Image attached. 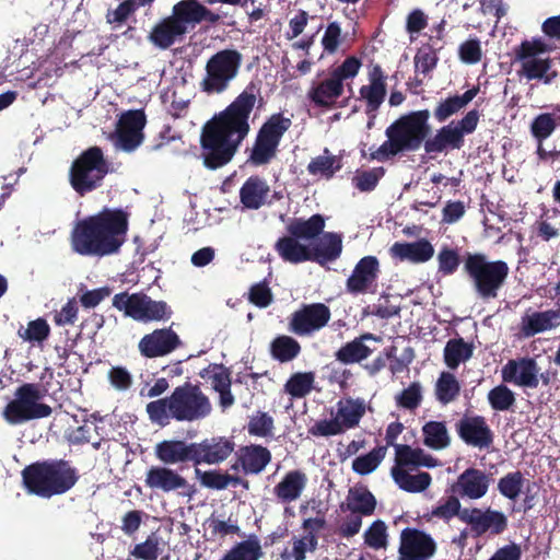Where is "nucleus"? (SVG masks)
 Listing matches in <instances>:
<instances>
[{
    "label": "nucleus",
    "mask_w": 560,
    "mask_h": 560,
    "mask_svg": "<svg viewBox=\"0 0 560 560\" xmlns=\"http://www.w3.org/2000/svg\"><path fill=\"white\" fill-rule=\"evenodd\" d=\"M314 382L313 372H296L285 382L284 392L293 398H304L312 392Z\"/></svg>",
    "instance_id": "obj_49"
},
{
    "label": "nucleus",
    "mask_w": 560,
    "mask_h": 560,
    "mask_svg": "<svg viewBox=\"0 0 560 560\" xmlns=\"http://www.w3.org/2000/svg\"><path fill=\"white\" fill-rule=\"evenodd\" d=\"M50 327L47 324L46 319L37 318L35 320H31L27 325V328L24 330H19V336L31 342H42L49 337Z\"/></svg>",
    "instance_id": "obj_61"
},
{
    "label": "nucleus",
    "mask_w": 560,
    "mask_h": 560,
    "mask_svg": "<svg viewBox=\"0 0 560 560\" xmlns=\"http://www.w3.org/2000/svg\"><path fill=\"white\" fill-rule=\"evenodd\" d=\"M560 324V310H547L524 314L521 318L520 332L524 338L556 328Z\"/></svg>",
    "instance_id": "obj_30"
},
{
    "label": "nucleus",
    "mask_w": 560,
    "mask_h": 560,
    "mask_svg": "<svg viewBox=\"0 0 560 560\" xmlns=\"http://www.w3.org/2000/svg\"><path fill=\"white\" fill-rule=\"evenodd\" d=\"M386 79L380 65H374L369 71V84L359 90L360 97L366 104V114L376 112L383 104L387 93Z\"/></svg>",
    "instance_id": "obj_26"
},
{
    "label": "nucleus",
    "mask_w": 560,
    "mask_h": 560,
    "mask_svg": "<svg viewBox=\"0 0 560 560\" xmlns=\"http://www.w3.org/2000/svg\"><path fill=\"white\" fill-rule=\"evenodd\" d=\"M237 462L244 474L258 475L271 462V452L259 444L241 446L236 452Z\"/></svg>",
    "instance_id": "obj_31"
},
{
    "label": "nucleus",
    "mask_w": 560,
    "mask_h": 560,
    "mask_svg": "<svg viewBox=\"0 0 560 560\" xmlns=\"http://www.w3.org/2000/svg\"><path fill=\"white\" fill-rule=\"evenodd\" d=\"M366 405L362 398H347L337 404L336 418L343 431L357 428L364 417Z\"/></svg>",
    "instance_id": "obj_38"
},
{
    "label": "nucleus",
    "mask_w": 560,
    "mask_h": 560,
    "mask_svg": "<svg viewBox=\"0 0 560 560\" xmlns=\"http://www.w3.org/2000/svg\"><path fill=\"white\" fill-rule=\"evenodd\" d=\"M440 49H442V46L435 47L434 44H423L415 56L416 69L421 71L423 74H428L435 69L439 62L438 52Z\"/></svg>",
    "instance_id": "obj_56"
},
{
    "label": "nucleus",
    "mask_w": 560,
    "mask_h": 560,
    "mask_svg": "<svg viewBox=\"0 0 560 560\" xmlns=\"http://www.w3.org/2000/svg\"><path fill=\"white\" fill-rule=\"evenodd\" d=\"M463 270L471 281L478 298L483 301L498 298L510 272L509 265L504 260H489L482 253H466Z\"/></svg>",
    "instance_id": "obj_7"
},
{
    "label": "nucleus",
    "mask_w": 560,
    "mask_h": 560,
    "mask_svg": "<svg viewBox=\"0 0 560 560\" xmlns=\"http://www.w3.org/2000/svg\"><path fill=\"white\" fill-rule=\"evenodd\" d=\"M44 392L38 384L24 383L15 389L14 398L3 409V419L12 425L34 419L47 418L51 407L40 402Z\"/></svg>",
    "instance_id": "obj_12"
},
{
    "label": "nucleus",
    "mask_w": 560,
    "mask_h": 560,
    "mask_svg": "<svg viewBox=\"0 0 560 560\" xmlns=\"http://www.w3.org/2000/svg\"><path fill=\"white\" fill-rule=\"evenodd\" d=\"M456 432L467 445L488 448L493 443V433L482 416H464L456 423Z\"/></svg>",
    "instance_id": "obj_20"
},
{
    "label": "nucleus",
    "mask_w": 560,
    "mask_h": 560,
    "mask_svg": "<svg viewBox=\"0 0 560 560\" xmlns=\"http://www.w3.org/2000/svg\"><path fill=\"white\" fill-rule=\"evenodd\" d=\"M242 65V54L235 49H223L212 55L206 63V75L200 82L202 92L220 94L237 75Z\"/></svg>",
    "instance_id": "obj_13"
},
{
    "label": "nucleus",
    "mask_w": 560,
    "mask_h": 560,
    "mask_svg": "<svg viewBox=\"0 0 560 560\" xmlns=\"http://www.w3.org/2000/svg\"><path fill=\"white\" fill-rule=\"evenodd\" d=\"M180 347L183 341L172 327L156 328L145 334L138 343L140 354L147 359L166 357Z\"/></svg>",
    "instance_id": "obj_17"
},
{
    "label": "nucleus",
    "mask_w": 560,
    "mask_h": 560,
    "mask_svg": "<svg viewBox=\"0 0 560 560\" xmlns=\"http://www.w3.org/2000/svg\"><path fill=\"white\" fill-rule=\"evenodd\" d=\"M429 119V109L401 115L386 128L387 140L376 149L370 148L368 159L385 162L399 153L415 152L421 147L424 148V141L429 139L432 130Z\"/></svg>",
    "instance_id": "obj_4"
},
{
    "label": "nucleus",
    "mask_w": 560,
    "mask_h": 560,
    "mask_svg": "<svg viewBox=\"0 0 560 560\" xmlns=\"http://www.w3.org/2000/svg\"><path fill=\"white\" fill-rule=\"evenodd\" d=\"M488 400L493 410L506 411L515 404V394L506 385L500 384L488 393Z\"/></svg>",
    "instance_id": "obj_58"
},
{
    "label": "nucleus",
    "mask_w": 560,
    "mask_h": 560,
    "mask_svg": "<svg viewBox=\"0 0 560 560\" xmlns=\"http://www.w3.org/2000/svg\"><path fill=\"white\" fill-rule=\"evenodd\" d=\"M464 517V523L469 525L475 537H480L485 534L499 536L509 527L508 516L502 511L491 509L490 506L485 510L469 508Z\"/></svg>",
    "instance_id": "obj_16"
},
{
    "label": "nucleus",
    "mask_w": 560,
    "mask_h": 560,
    "mask_svg": "<svg viewBox=\"0 0 560 560\" xmlns=\"http://www.w3.org/2000/svg\"><path fill=\"white\" fill-rule=\"evenodd\" d=\"M301 345L291 336H277L269 347L271 357L280 362L287 363L294 360L301 353Z\"/></svg>",
    "instance_id": "obj_44"
},
{
    "label": "nucleus",
    "mask_w": 560,
    "mask_h": 560,
    "mask_svg": "<svg viewBox=\"0 0 560 560\" xmlns=\"http://www.w3.org/2000/svg\"><path fill=\"white\" fill-rule=\"evenodd\" d=\"M267 182L258 175L249 176L240 189V199L247 209L257 210L266 201L269 194Z\"/></svg>",
    "instance_id": "obj_37"
},
{
    "label": "nucleus",
    "mask_w": 560,
    "mask_h": 560,
    "mask_svg": "<svg viewBox=\"0 0 560 560\" xmlns=\"http://www.w3.org/2000/svg\"><path fill=\"white\" fill-rule=\"evenodd\" d=\"M423 444L432 450H443L451 444V438L444 421H428L422 427Z\"/></svg>",
    "instance_id": "obj_45"
},
{
    "label": "nucleus",
    "mask_w": 560,
    "mask_h": 560,
    "mask_svg": "<svg viewBox=\"0 0 560 560\" xmlns=\"http://www.w3.org/2000/svg\"><path fill=\"white\" fill-rule=\"evenodd\" d=\"M380 272L378 259L375 256H364L357 262L352 273L347 279V291L352 294L369 292L375 285Z\"/></svg>",
    "instance_id": "obj_22"
},
{
    "label": "nucleus",
    "mask_w": 560,
    "mask_h": 560,
    "mask_svg": "<svg viewBox=\"0 0 560 560\" xmlns=\"http://www.w3.org/2000/svg\"><path fill=\"white\" fill-rule=\"evenodd\" d=\"M390 475L400 489L411 493L424 491L432 481L429 472L421 471L417 475H411L406 469H400L399 467H392Z\"/></svg>",
    "instance_id": "obj_40"
},
{
    "label": "nucleus",
    "mask_w": 560,
    "mask_h": 560,
    "mask_svg": "<svg viewBox=\"0 0 560 560\" xmlns=\"http://www.w3.org/2000/svg\"><path fill=\"white\" fill-rule=\"evenodd\" d=\"M435 466H438V459L424 453L422 448H413L407 444L395 445V465L393 467L405 469L406 467L433 468Z\"/></svg>",
    "instance_id": "obj_33"
},
{
    "label": "nucleus",
    "mask_w": 560,
    "mask_h": 560,
    "mask_svg": "<svg viewBox=\"0 0 560 560\" xmlns=\"http://www.w3.org/2000/svg\"><path fill=\"white\" fill-rule=\"evenodd\" d=\"M154 455L166 466L189 462L195 465L194 442L185 440H163L155 444Z\"/></svg>",
    "instance_id": "obj_25"
},
{
    "label": "nucleus",
    "mask_w": 560,
    "mask_h": 560,
    "mask_svg": "<svg viewBox=\"0 0 560 560\" xmlns=\"http://www.w3.org/2000/svg\"><path fill=\"white\" fill-rule=\"evenodd\" d=\"M490 486V477L475 467L465 469L453 486V491L460 498L478 500L486 495Z\"/></svg>",
    "instance_id": "obj_24"
},
{
    "label": "nucleus",
    "mask_w": 560,
    "mask_h": 560,
    "mask_svg": "<svg viewBox=\"0 0 560 560\" xmlns=\"http://www.w3.org/2000/svg\"><path fill=\"white\" fill-rule=\"evenodd\" d=\"M364 544L374 549H385L388 546L387 526L384 521L376 520L372 522L363 534Z\"/></svg>",
    "instance_id": "obj_54"
},
{
    "label": "nucleus",
    "mask_w": 560,
    "mask_h": 560,
    "mask_svg": "<svg viewBox=\"0 0 560 560\" xmlns=\"http://www.w3.org/2000/svg\"><path fill=\"white\" fill-rule=\"evenodd\" d=\"M460 261L457 249L445 246L438 254L439 271L444 276L454 275L457 271Z\"/></svg>",
    "instance_id": "obj_64"
},
{
    "label": "nucleus",
    "mask_w": 560,
    "mask_h": 560,
    "mask_svg": "<svg viewBox=\"0 0 560 560\" xmlns=\"http://www.w3.org/2000/svg\"><path fill=\"white\" fill-rule=\"evenodd\" d=\"M235 448V443L226 436H212L201 442H194L195 466L214 465L224 462Z\"/></svg>",
    "instance_id": "obj_21"
},
{
    "label": "nucleus",
    "mask_w": 560,
    "mask_h": 560,
    "mask_svg": "<svg viewBox=\"0 0 560 560\" xmlns=\"http://www.w3.org/2000/svg\"><path fill=\"white\" fill-rule=\"evenodd\" d=\"M392 255L400 260L420 264L430 260L434 248L428 240H418L412 243H395L390 248Z\"/></svg>",
    "instance_id": "obj_36"
},
{
    "label": "nucleus",
    "mask_w": 560,
    "mask_h": 560,
    "mask_svg": "<svg viewBox=\"0 0 560 560\" xmlns=\"http://www.w3.org/2000/svg\"><path fill=\"white\" fill-rule=\"evenodd\" d=\"M145 410L153 423L164 427L171 419L178 422L202 420L211 413L212 405L198 385L186 382L175 387L171 396L150 401Z\"/></svg>",
    "instance_id": "obj_3"
},
{
    "label": "nucleus",
    "mask_w": 560,
    "mask_h": 560,
    "mask_svg": "<svg viewBox=\"0 0 560 560\" xmlns=\"http://www.w3.org/2000/svg\"><path fill=\"white\" fill-rule=\"evenodd\" d=\"M145 298L147 294L142 292H120L114 295L112 304L116 310L124 312L125 316L142 323Z\"/></svg>",
    "instance_id": "obj_39"
},
{
    "label": "nucleus",
    "mask_w": 560,
    "mask_h": 560,
    "mask_svg": "<svg viewBox=\"0 0 560 560\" xmlns=\"http://www.w3.org/2000/svg\"><path fill=\"white\" fill-rule=\"evenodd\" d=\"M480 114L477 109L467 112L460 119H453L430 135L424 141V152L431 158L459 151L465 145V137L474 133L478 127Z\"/></svg>",
    "instance_id": "obj_9"
},
{
    "label": "nucleus",
    "mask_w": 560,
    "mask_h": 560,
    "mask_svg": "<svg viewBox=\"0 0 560 560\" xmlns=\"http://www.w3.org/2000/svg\"><path fill=\"white\" fill-rule=\"evenodd\" d=\"M341 167L342 159L331 154L329 149L325 148L323 154L312 159L306 168L313 176L330 179Z\"/></svg>",
    "instance_id": "obj_41"
},
{
    "label": "nucleus",
    "mask_w": 560,
    "mask_h": 560,
    "mask_svg": "<svg viewBox=\"0 0 560 560\" xmlns=\"http://www.w3.org/2000/svg\"><path fill=\"white\" fill-rule=\"evenodd\" d=\"M258 94V85L250 82L225 109L203 125L200 155L208 170H218L230 163L247 138L250 131L249 116Z\"/></svg>",
    "instance_id": "obj_1"
},
{
    "label": "nucleus",
    "mask_w": 560,
    "mask_h": 560,
    "mask_svg": "<svg viewBox=\"0 0 560 560\" xmlns=\"http://www.w3.org/2000/svg\"><path fill=\"white\" fill-rule=\"evenodd\" d=\"M186 27L180 24L171 14L160 20L151 30L148 39L155 47L166 50L176 42H182L186 35Z\"/></svg>",
    "instance_id": "obj_27"
},
{
    "label": "nucleus",
    "mask_w": 560,
    "mask_h": 560,
    "mask_svg": "<svg viewBox=\"0 0 560 560\" xmlns=\"http://www.w3.org/2000/svg\"><path fill=\"white\" fill-rule=\"evenodd\" d=\"M474 353V346L463 338L450 339L444 347V362L447 368L455 370L462 362L469 360Z\"/></svg>",
    "instance_id": "obj_46"
},
{
    "label": "nucleus",
    "mask_w": 560,
    "mask_h": 560,
    "mask_svg": "<svg viewBox=\"0 0 560 560\" xmlns=\"http://www.w3.org/2000/svg\"><path fill=\"white\" fill-rule=\"evenodd\" d=\"M319 242L310 246V261L319 266L337 260L342 253V235L336 232L320 234Z\"/></svg>",
    "instance_id": "obj_29"
},
{
    "label": "nucleus",
    "mask_w": 560,
    "mask_h": 560,
    "mask_svg": "<svg viewBox=\"0 0 560 560\" xmlns=\"http://www.w3.org/2000/svg\"><path fill=\"white\" fill-rule=\"evenodd\" d=\"M171 316L172 310L166 302L154 301L147 295L142 323L160 322L168 319Z\"/></svg>",
    "instance_id": "obj_60"
},
{
    "label": "nucleus",
    "mask_w": 560,
    "mask_h": 560,
    "mask_svg": "<svg viewBox=\"0 0 560 560\" xmlns=\"http://www.w3.org/2000/svg\"><path fill=\"white\" fill-rule=\"evenodd\" d=\"M292 120L282 113L272 114L260 126L250 149H247V163L254 166L269 164L276 159L284 133L291 128Z\"/></svg>",
    "instance_id": "obj_10"
},
{
    "label": "nucleus",
    "mask_w": 560,
    "mask_h": 560,
    "mask_svg": "<svg viewBox=\"0 0 560 560\" xmlns=\"http://www.w3.org/2000/svg\"><path fill=\"white\" fill-rule=\"evenodd\" d=\"M557 127H559V122H557L553 114L541 113L533 119L530 124V133L539 143H541L552 135Z\"/></svg>",
    "instance_id": "obj_53"
},
{
    "label": "nucleus",
    "mask_w": 560,
    "mask_h": 560,
    "mask_svg": "<svg viewBox=\"0 0 560 560\" xmlns=\"http://www.w3.org/2000/svg\"><path fill=\"white\" fill-rule=\"evenodd\" d=\"M307 483V476L302 470H291L284 475L282 480L273 488L275 495L282 503H290L298 500Z\"/></svg>",
    "instance_id": "obj_35"
},
{
    "label": "nucleus",
    "mask_w": 560,
    "mask_h": 560,
    "mask_svg": "<svg viewBox=\"0 0 560 560\" xmlns=\"http://www.w3.org/2000/svg\"><path fill=\"white\" fill-rule=\"evenodd\" d=\"M376 504L374 494L366 487H353L349 489L346 502L340 504V510L371 516L375 512Z\"/></svg>",
    "instance_id": "obj_34"
},
{
    "label": "nucleus",
    "mask_w": 560,
    "mask_h": 560,
    "mask_svg": "<svg viewBox=\"0 0 560 560\" xmlns=\"http://www.w3.org/2000/svg\"><path fill=\"white\" fill-rule=\"evenodd\" d=\"M108 172L109 163L102 148L94 145L82 151L72 162L69 182L73 190L83 197L100 188Z\"/></svg>",
    "instance_id": "obj_8"
},
{
    "label": "nucleus",
    "mask_w": 560,
    "mask_h": 560,
    "mask_svg": "<svg viewBox=\"0 0 560 560\" xmlns=\"http://www.w3.org/2000/svg\"><path fill=\"white\" fill-rule=\"evenodd\" d=\"M325 218L316 213L308 219L294 218L285 226L287 235L277 240L273 249L279 257L293 265L310 261V246L300 241L315 240L325 229Z\"/></svg>",
    "instance_id": "obj_6"
},
{
    "label": "nucleus",
    "mask_w": 560,
    "mask_h": 560,
    "mask_svg": "<svg viewBox=\"0 0 560 560\" xmlns=\"http://www.w3.org/2000/svg\"><path fill=\"white\" fill-rule=\"evenodd\" d=\"M373 350L360 340H351L342 345L336 352L335 358L342 364H354L366 360Z\"/></svg>",
    "instance_id": "obj_48"
},
{
    "label": "nucleus",
    "mask_w": 560,
    "mask_h": 560,
    "mask_svg": "<svg viewBox=\"0 0 560 560\" xmlns=\"http://www.w3.org/2000/svg\"><path fill=\"white\" fill-rule=\"evenodd\" d=\"M147 122L142 109L124 113L118 121L117 143L126 152L136 150L143 141V128Z\"/></svg>",
    "instance_id": "obj_18"
},
{
    "label": "nucleus",
    "mask_w": 560,
    "mask_h": 560,
    "mask_svg": "<svg viewBox=\"0 0 560 560\" xmlns=\"http://www.w3.org/2000/svg\"><path fill=\"white\" fill-rule=\"evenodd\" d=\"M144 485L151 490L162 491L165 493L185 490L184 494L187 495H190L192 488L186 478L166 465L151 466L145 472Z\"/></svg>",
    "instance_id": "obj_19"
},
{
    "label": "nucleus",
    "mask_w": 560,
    "mask_h": 560,
    "mask_svg": "<svg viewBox=\"0 0 560 560\" xmlns=\"http://www.w3.org/2000/svg\"><path fill=\"white\" fill-rule=\"evenodd\" d=\"M385 175L384 167H374L368 171H357L352 177L353 186L361 192L374 190L380 179Z\"/></svg>",
    "instance_id": "obj_57"
},
{
    "label": "nucleus",
    "mask_w": 560,
    "mask_h": 560,
    "mask_svg": "<svg viewBox=\"0 0 560 560\" xmlns=\"http://www.w3.org/2000/svg\"><path fill=\"white\" fill-rule=\"evenodd\" d=\"M438 546L433 537L415 527H406L400 532L397 560H431Z\"/></svg>",
    "instance_id": "obj_14"
},
{
    "label": "nucleus",
    "mask_w": 560,
    "mask_h": 560,
    "mask_svg": "<svg viewBox=\"0 0 560 560\" xmlns=\"http://www.w3.org/2000/svg\"><path fill=\"white\" fill-rule=\"evenodd\" d=\"M550 51V47L541 38L523 40L513 49V62L520 63L517 75L527 81L538 80L550 84L557 77V72L549 73L552 67L550 57L542 58L541 55Z\"/></svg>",
    "instance_id": "obj_11"
},
{
    "label": "nucleus",
    "mask_w": 560,
    "mask_h": 560,
    "mask_svg": "<svg viewBox=\"0 0 560 560\" xmlns=\"http://www.w3.org/2000/svg\"><path fill=\"white\" fill-rule=\"evenodd\" d=\"M161 551L159 536L151 533L143 542L135 546L130 555L140 560H156Z\"/></svg>",
    "instance_id": "obj_59"
},
{
    "label": "nucleus",
    "mask_w": 560,
    "mask_h": 560,
    "mask_svg": "<svg viewBox=\"0 0 560 560\" xmlns=\"http://www.w3.org/2000/svg\"><path fill=\"white\" fill-rule=\"evenodd\" d=\"M275 431L273 418L265 412L257 411L255 415L249 417L247 423V432L252 436L257 438H272Z\"/></svg>",
    "instance_id": "obj_51"
},
{
    "label": "nucleus",
    "mask_w": 560,
    "mask_h": 560,
    "mask_svg": "<svg viewBox=\"0 0 560 560\" xmlns=\"http://www.w3.org/2000/svg\"><path fill=\"white\" fill-rule=\"evenodd\" d=\"M460 384L451 372H442L436 380L434 394L436 400L442 405H448L456 400L460 394Z\"/></svg>",
    "instance_id": "obj_47"
},
{
    "label": "nucleus",
    "mask_w": 560,
    "mask_h": 560,
    "mask_svg": "<svg viewBox=\"0 0 560 560\" xmlns=\"http://www.w3.org/2000/svg\"><path fill=\"white\" fill-rule=\"evenodd\" d=\"M318 538L314 534H305L303 537L292 538V551L290 557L294 560H305L306 551L314 552L317 549Z\"/></svg>",
    "instance_id": "obj_63"
},
{
    "label": "nucleus",
    "mask_w": 560,
    "mask_h": 560,
    "mask_svg": "<svg viewBox=\"0 0 560 560\" xmlns=\"http://www.w3.org/2000/svg\"><path fill=\"white\" fill-rule=\"evenodd\" d=\"M538 372L537 362L532 358L510 360L502 369V378L518 386L536 388L539 384Z\"/></svg>",
    "instance_id": "obj_23"
},
{
    "label": "nucleus",
    "mask_w": 560,
    "mask_h": 560,
    "mask_svg": "<svg viewBox=\"0 0 560 560\" xmlns=\"http://www.w3.org/2000/svg\"><path fill=\"white\" fill-rule=\"evenodd\" d=\"M345 84L330 73L324 80L313 82L307 91V98L319 108L335 107L337 100L343 94Z\"/></svg>",
    "instance_id": "obj_28"
},
{
    "label": "nucleus",
    "mask_w": 560,
    "mask_h": 560,
    "mask_svg": "<svg viewBox=\"0 0 560 560\" xmlns=\"http://www.w3.org/2000/svg\"><path fill=\"white\" fill-rule=\"evenodd\" d=\"M467 511H469V508H462L457 497L450 495L443 503H440L432 510L431 516L441 518L445 522L457 516L464 523V515Z\"/></svg>",
    "instance_id": "obj_55"
},
{
    "label": "nucleus",
    "mask_w": 560,
    "mask_h": 560,
    "mask_svg": "<svg viewBox=\"0 0 560 560\" xmlns=\"http://www.w3.org/2000/svg\"><path fill=\"white\" fill-rule=\"evenodd\" d=\"M79 479V470L71 462L61 458L38 460L22 470L27 492L45 499L68 492Z\"/></svg>",
    "instance_id": "obj_5"
},
{
    "label": "nucleus",
    "mask_w": 560,
    "mask_h": 560,
    "mask_svg": "<svg viewBox=\"0 0 560 560\" xmlns=\"http://www.w3.org/2000/svg\"><path fill=\"white\" fill-rule=\"evenodd\" d=\"M479 86H472L463 94L450 95L441 98L434 110L433 116L439 122H445L452 116L462 112L479 93Z\"/></svg>",
    "instance_id": "obj_32"
},
{
    "label": "nucleus",
    "mask_w": 560,
    "mask_h": 560,
    "mask_svg": "<svg viewBox=\"0 0 560 560\" xmlns=\"http://www.w3.org/2000/svg\"><path fill=\"white\" fill-rule=\"evenodd\" d=\"M200 10L201 2L198 0H180L173 5L172 15L188 33L189 28L192 30L200 24Z\"/></svg>",
    "instance_id": "obj_43"
},
{
    "label": "nucleus",
    "mask_w": 560,
    "mask_h": 560,
    "mask_svg": "<svg viewBox=\"0 0 560 560\" xmlns=\"http://www.w3.org/2000/svg\"><path fill=\"white\" fill-rule=\"evenodd\" d=\"M330 317V310L324 303L304 304L292 313L289 330L298 336H310L325 327Z\"/></svg>",
    "instance_id": "obj_15"
},
{
    "label": "nucleus",
    "mask_w": 560,
    "mask_h": 560,
    "mask_svg": "<svg viewBox=\"0 0 560 560\" xmlns=\"http://www.w3.org/2000/svg\"><path fill=\"white\" fill-rule=\"evenodd\" d=\"M524 476L520 470L508 472L498 481V490L504 498L515 501L522 492Z\"/></svg>",
    "instance_id": "obj_52"
},
{
    "label": "nucleus",
    "mask_w": 560,
    "mask_h": 560,
    "mask_svg": "<svg viewBox=\"0 0 560 560\" xmlns=\"http://www.w3.org/2000/svg\"><path fill=\"white\" fill-rule=\"evenodd\" d=\"M386 453L387 446H377L368 454L358 456L352 462L353 471L361 476L373 472L385 458Z\"/></svg>",
    "instance_id": "obj_50"
},
{
    "label": "nucleus",
    "mask_w": 560,
    "mask_h": 560,
    "mask_svg": "<svg viewBox=\"0 0 560 560\" xmlns=\"http://www.w3.org/2000/svg\"><path fill=\"white\" fill-rule=\"evenodd\" d=\"M421 385L418 382L411 383L407 388L396 397V402L399 407L413 410L421 405L422 392Z\"/></svg>",
    "instance_id": "obj_62"
},
{
    "label": "nucleus",
    "mask_w": 560,
    "mask_h": 560,
    "mask_svg": "<svg viewBox=\"0 0 560 560\" xmlns=\"http://www.w3.org/2000/svg\"><path fill=\"white\" fill-rule=\"evenodd\" d=\"M128 225L126 211L104 208L75 223L70 234L71 248L82 256L116 254L126 241Z\"/></svg>",
    "instance_id": "obj_2"
},
{
    "label": "nucleus",
    "mask_w": 560,
    "mask_h": 560,
    "mask_svg": "<svg viewBox=\"0 0 560 560\" xmlns=\"http://www.w3.org/2000/svg\"><path fill=\"white\" fill-rule=\"evenodd\" d=\"M196 475L199 477L200 483L209 489L214 490H224L230 485L236 487L242 485L243 487H248V481L242 479L238 476H232L228 472H221L220 470H207L201 471L200 469H196Z\"/></svg>",
    "instance_id": "obj_42"
}]
</instances>
